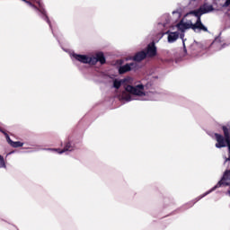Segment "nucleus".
<instances>
[{
  "label": "nucleus",
  "instance_id": "4468645a",
  "mask_svg": "<svg viewBox=\"0 0 230 230\" xmlns=\"http://www.w3.org/2000/svg\"><path fill=\"white\" fill-rule=\"evenodd\" d=\"M145 58H146V52L145 50L137 52L133 57L134 62H141L142 60H145Z\"/></svg>",
  "mask_w": 230,
  "mask_h": 230
},
{
  "label": "nucleus",
  "instance_id": "ddd939ff",
  "mask_svg": "<svg viewBox=\"0 0 230 230\" xmlns=\"http://www.w3.org/2000/svg\"><path fill=\"white\" fill-rule=\"evenodd\" d=\"M92 58H94L95 62H92V66H94L100 62V64H105V56L102 52H98L95 57H92Z\"/></svg>",
  "mask_w": 230,
  "mask_h": 230
},
{
  "label": "nucleus",
  "instance_id": "39448f33",
  "mask_svg": "<svg viewBox=\"0 0 230 230\" xmlns=\"http://www.w3.org/2000/svg\"><path fill=\"white\" fill-rule=\"evenodd\" d=\"M215 137L216 141H217L216 144V148H224L228 146L229 157L226 159L225 163H230V139L224 137V136L218 133L215 134Z\"/></svg>",
  "mask_w": 230,
  "mask_h": 230
},
{
  "label": "nucleus",
  "instance_id": "423d86ee",
  "mask_svg": "<svg viewBox=\"0 0 230 230\" xmlns=\"http://www.w3.org/2000/svg\"><path fill=\"white\" fill-rule=\"evenodd\" d=\"M70 57L73 60V62L77 61L80 62L81 64H90L92 65V62H95L96 59L93 58V56L89 55H82V54H76L75 52L70 54Z\"/></svg>",
  "mask_w": 230,
  "mask_h": 230
},
{
  "label": "nucleus",
  "instance_id": "4be33fe9",
  "mask_svg": "<svg viewBox=\"0 0 230 230\" xmlns=\"http://www.w3.org/2000/svg\"><path fill=\"white\" fill-rule=\"evenodd\" d=\"M0 132H2V134H4H4H6V131H4V129H3L2 128H0Z\"/></svg>",
  "mask_w": 230,
  "mask_h": 230
},
{
  "label": "nucleus",
  "instance_id": "f3484780",
  "mask_svg": "<svg viewBox=\"0 0 230 230\" xmlns=\"http://www.w3.org/2000/svg\"><path fill=\"white\" fill-rule=\"evenodd\" d=\"M223 132L226 139H230V129L227 127L223 126Z\"/></svg>",
  "mask_w": 230,
  "mask_h": 230
},
{
  "label": "nucleus",
  "instance_id": "1a4fd4ad",
  "mask_svg": "<svg viewBox=\"0 0 230 230\" xmlns=\"http://www.w3.org/2000/svg\"><path fill=\"white\" fill-rule=\"evenodd\" d=\"M137 69H139V65L136 62H132L119 66V75H125V73H128V71H137Z\"/></svg>",
  "mask_w": 230,
  "mask_h": 230
},
{
  "label": "nucleus",
  "instance_id": "0eeeda50",
  "mask_svg": "<svg viewBox=\"0 0 230 230\" xmlns=\"http://www.w3.org/2000/svg\"><path fill=\"white\" fill-rule=\"evenodd\" d=\"M215 9L212 4H204L198 10L192 11L189 13V15H194L197 19H200L204 13H209L213 12Z\"/></svg>",
  "mask_w": 230,
  "mask_h": 230
},
{
  "label": "nucleus",
  "instance_id": "9b49d317",
  "mask_svg": "<svg viewBox=\"0 0 230 230\" xmlns=\"http://www.w3.org/2000/svg\"><path fill=\"white\" fill-rule=\"evenodd\" d=\"M165 35H167V42H169V44H173V42H176V40L181 37V33H179V31L173 32L167 31Z\"/></svg>",
  "mask_w": 230,
  "mask_h": 230
},
{
  "label": "nucleus",
  "instance_id": "dca6fc26",
  "mask_svg": "<svg viewBox=\"0 0 230 230\" xmlns=\"http://www.w3.org/2000/svg\"><path fill=\"white\" fill-rule=\"evenodd\" d=\"M125 84V79H114L113 80V87L114 89H119L121 85Z\"/></svg>",
  "mask_w": 230,
  "mask_h": 230
},
{
  "label": "nucleus",
  "instance_id": "412c9836",
  "mask_svg": "<svg viewBox=\"0 0 230 230\" xmlns=\"http://www.w3.org/2000/svg\"><path fill=\"white\" fill-rule=\"evenodd\" d=\"M230 5V0H226L225 4H222V8H227Z\"/></svg>",
  "mask_w": 230,
  "mask_h": 230
},
{
  "label": "nucleus",
  "instance_id": "9d476101",
  "mask_svg": "<svg viewBox=\"0 0 230 230\" xmlns=\"http://www.w3.org/2000/svg\"><path fill=\"white\" fill-rule=\"evenodd\" d=\"M158 26L160 28H164L168 30V28H172V18L168 14H164L160 18V22H158Z\"/></svg>",
  "mask_w": 230,
  "mask_h": 230
},
{
  "label": "nucleus",
  "instance_id": "b1692460",
  "mask_svg": "<svg viewBox=\"0 0 230 230\" xmlns=\"http://www.w3.org/2000/svg\"><path fill=\"white\" fill-rule=\"evenodd\" d=\"M191 1H197V0H191Z\"/></svg>",
  "mask_w": 230,
  "mask_h": 230
},
{
  "label": "nucleus",
  "instance_id": "7ed1b4c3",
  "mask_svg": "<svg viewBox=\"0 0 230 230\" xmlns=\"http://www.w3.org/2000/svg\"><path fill=\"white\" fill-rule=\"evenodd\" d=\"M229 182H230V170H226L224 174L223 177L221 179V181H219L216 186H214L212 189H210L208 191L205 192L203 195L199 196L193 202H192V206L193 204H195L196 202H199V200H200L201 199H204V197H207V195H209V193H213V191H215V190H217V188H222V186H229Z\"/></svg>",
  "mask_w": 230,
  "mask_h": 230
},
{
  "label": "nucleus",
  "instance_id": "a211bd4d",
  "mask_svg": "<svg viewBox=\"0 0 230 230\" xmlns=\"http://www.w3.org/2000/svg\"><path fill=\"white\" fill-rule=\"evenodd\" d=\"M11 146H13V148H21V146H24V144L22 142L20 141H16V142H12Z\"/></svg>",
  "mask_w": 230,
  "mask_h": 230
},
{
  "label": "nucleus",
  "instance_id": "20e7f679",
  "mask_svg": "<svg viewBox=\"0 0 230 230\" xmlns=\"http://www.w3.org/2000/svg\"><path fill=\"white\" fill-rule=\"evenodd\" d=\"M23 1V3H26V4H29V6H31V8H33V10L35 12H37V13L43 18L44 21H46V22H48L49 26L51 28V22H49V18H48V14H46V10L44 9V4H42V2L40 0H31L32 3H36L37 5L33 4L31 2L28 1V0H22Z\"/></svg>",
  "mask_w": 230,
  "mask_h": 230
},
{
  "label": "nucleus",
  "instance_id": "f03ea898",
  "mask_svg": "<svg viewBox=\"0 0 230 230\" xmlns=\"http://www.w3.org/2000/svg\"><path fill=\"white\" fill-rule=\"evenodd\" d=\"M176 28L178 29V31H181L180 33V39L182 40L183 44V49L184 52L187 53L186 49V39H184V33L186 30H193L195 33H200V31H205L208 33V27H206L204 24H202V21L200 18H197L196 22L193 23L191 20H181L179 23L176 24Z\"/></svg>",
  "mask_w": 230,
  "mask_h": 230
},
{
  "label": "nucleus",
  "instance_id": "f257e3e1",
  "mask_svg": "<svg viewBox=\"0 0 230 230\" xmlns=\"http://www.w3.org/2000/svg\"><path fill=\"white\" fill-rule=\"evenodd\" d=\"M146 86L143 84L136 85L125 86V91L122 93L121 100L125 102H132L134 100L139 102H154L159 98V93L154 90L145 91Z\"/></svg>",
  "mask_w": 230,
  "mask_h": 230
},
{
  "label": "nucleus",
  "instance_id": "f8f14e48",
  "mask_svg": "<svg viewBox=\"0 0 230 230\" xmlns=\"http://www.w3.org/2000/svg\"><path fill=\"white\" fill-rule=\"evenodd\" d=\"M146 57H155L157 55V48H155V43L152 42L147 46L146 52Z\"/></svg>",
  "mask_w": 230,
  "mask_h": 230
},
{
  "label": "nucleus",
  "instance_id": "6ab92c4d",
  "mask_svg": "<svg viewBox=\"0 0 230 230\" xmlns=\"http://www.w3.org/2000/svg\"><path fill=\"white\" fill-rule=\"evenodd\" d=\"M0 168H4L6 170V162L4 161V157L0 155Z\"/></svg>",
  "mask_w": 230,
  "mask_h": 230
},
{
  "label": "nucleus",
  "instance_id": "6e6552de",
  "mask_svg": "<svg viewBox=\"0 0 230 230\" xmlns=\"http://www.w3.org/2000/svg\"><path fill=\"white\" fill-rule=\"evenodd\" d=\"M75 148V142L68 140L67 142L65 143V146L62 150L58 148H47L45 150H49V152H58V154H64V152H73Z\"/></svg>",
  "mask_w": 230,
  "mask_h": 230
},
{
  "label": "nucleus",
  "instance_id": "5701e85b",
  "mask_svg": "<svg viewBox=\"0 0 230 230\" xmlns=\"http://www.w3.org/2000/svg\"><path fill=\"white\" fill-rule=\"evenodd\" d=\"M12 154H13V152H10V153L8 154V155H12Z\"/></svg>",
  "mask_w": 230,
  "mask_h": 230
},
{
  "label": "nucleus",
  "instance_id": "2eb2a0df",
  "mask_svg": "<svg viewBox=\"0 0 230 230\" xmlns=\"http://www.w3.org/2000/svg\"><path fill=\"white\" fill-rule=\"evenodd\" d=\"M181 15H182L181 8H178V9L172 11V22H177V21H179V19H181Z\"/></svg>",
  "mask_w": 230,
  "mask_h": 230
},
{
  "label": "nucleus",
  "instance_id": "aec40b11",
  "mask_svg": "<svg viewBox=\"0 0 230 230\" xmlns=\"http://www.w3.org/2000/svg\"><path fill=\"white\" fill-rule=\"evenodd\" d=\"M4 137L7 143L12 146V143H13V141L10 138V136L8 135V133H4Z\"/></svg>",
  "mask_w": 230,
  "mask_h": 230
}]
</instances>
